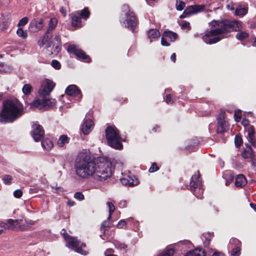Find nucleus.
<instances>
[{
  "label": "nucleus",
  "mask_w": 256,
  "mask_h": 256,
  "mask_svg": "<svg viewBox=\"0 0 256 256\" xmlns=\"http://www.w3.org/2000/svg\"><path fill=\"white\" fill-rule=\"evenodd\" d=\"M248 120H243L242 122V124L244 125V126H246L248 124Z\"/></svg>",
  "instance_id": "59"
},
{
  "label": "nucleus",
  "mask_w": 256,
  "mask_h": 256,
  "mask_svg": "<svg viewBox=\"0 0 256 256\" xmlns=\"http://www.w3.org/2000/svg\"><path fill=\"white\" fill-rule=\"evenodd\" d=\"M62 230L64 231V232L62 233L64 238L67 240L68 246L74 250L78 253L86 255V252L82 250L83 247H86V244L82 243L76 238L68 236L64 230Z\"/></svg>",
  "instance_id": "8"
},
{
  "label": "nucleus",
  "mask_w": 256,
  "mask_h": 256,
  "mask_svg": "<svg viewBox=\"0 0 256 256\" xmlns=\"http://www.w3.org/2000/svg\"><path fill=\"white\" fill-rule=\"evenodd\" d=\"M199 178V174L192 176L190 186V190L198 198H201L202 197L204 190Z\"/></svg>",
  "instance_id": "10"
},
{
  "label": "nucleus",
  "mask_w": 256,
  "mask_h": 256,
  "mask_svg": "<svg viewBox=\"0 0 256 256\" xmlns=\"http://www.w3.org/2000/svg\"><path fill=\"white\" fill-rule=\"evenodd\" d=\"M211 24L216 28L208 31L202 36L203 40L208 44H215L228 36L232 31L239 32L242 29V22L236 20H213Z\"/></svg>",
  "instance_id": "1"
},
{
  "label": "nucleus",
  "mask_w": 256,
  "mask_h": 256,
  "mask_svg": "<svg viewBox=\"0 0 256 256\" xmlns=\"http://www.w3.org/2000/svg\"><path fill=\"white\" fill-rule=\"evenodd\" d=\"M69 142V138L66 135L61 136L57 142L58 145L60 147H62L66 144Z\"/></svg>",
  "instance_id": "32"
},
{
  "label": "nucleus",
  "mask_w": 256,
  "mask_h": 256,
  "mask_svg": "<svg viewBox=\"0 0 256 256\" xmlns=\"http://www.w3.org/2000/svg\"><path fill=\"white\" fill-rule=\"evenodd\" d=\"M68 52L74 54L78 58H82L86 62L90 61L89 56L86 55L82 50L80 49L76 45H70L68 48Z\"/></svg>",
  "instance_id": "12"
},
{
  "label": "nucleus",
  "mask_w": 256,
  "mask_h": 256,
  "mask_svg": "<svg viewBox=\"0 0 256 256\" xmlns=\"http://www.w3.org/2000/svg\"><path fill=\"white\" fill-rule=\"evenodd\" d=\"M162 36L167 39L169 40L170 42H174L178 37V34L170 30H166L164 32Z\"/></svg>",
  "instance_id": "26"
},
{
  "label": "nucleus",
  "mask_w": 256,
  "mask_h": 256,
  "mask_svg": "<svg viewBox=\"0 0 256 256\" xmlns=\"http://www.w3.org/2000/svg\"><path fill=\"white\" fill-rule=\"evenodd\" d=\"M74 198L79 200H84V196L82 192H76L74 195Z\"/></svg>",
  "instance_id": "47"
},
{
  "label": "nucleus",
  "mask_w": 256,
  "mask_h": 256,
  "mask_svg": "<svg viewBox=\"0 0 256 256\" xmlns=\"http://www.w3.org/2000/svg\"><path fill=\"white\" fill-rule=\"evenodd\" d=\"M52 53L58 54L60 50V44H52Z\"/></svg>",
  "instance_id": "41"
},
{
  "label": "nucleus",
  "mask_w": 256,
  "mask_h": 256,
  "mask_svg": "<svg viewBox=\"0 0 256 256\" xmlns=\"http://www.w3.org/2000/svg\"><path fill=\"white\" fill-rule=\"evenodd\" d=\"M166 101L168 104H172L174 102V100L170 94H168L166 96Z\"/></svg>",
  "instance_id": "53"
},
{
  "label": "nucleus",
  "mask_w": 256,
  "mask_h": 256,
  "mask_svg": "<svg viewBox=\"0 0 256 256\" xmlns=\"http://www.w3.org/2000/svg\"><path fill=\"white\" fill-rule=\"evenodd\" d=\"M120 248H121L124 249V248H126V246L125 244H121L120 245Z\"/></svg>",
  "instance_id": "63"
},
{
  "label": "nucleus",
  "mask_w": 256,
  "mask_h": 256,
  "mask_svg": "<svg viewBox=\"0 0 256 256\" xmlns=\"http://www.w3.org/2000/svg\"><path fill=\"white\" fill-rule=\"evenodd\" d=\"M74 202H70V201H69V202H68V205L70 206H74Z\"/></svg>",
  "instance_id": "64"
},
{
  "label": "nucleus",
  "mask_w": 256,
  "mask_h": 256,
  "mask_svg": "<svg viewBox=\"0 0 256 256\" xmlns=\"http://www.w3.org/2000/svg\"><path fill=\"white\" fill-rule=\"evenodd\" d=\"M204 8V5H194L188 6L180 18H185L192 14H196L203 11Z\"/></svg>",
  "instance_id": "13"
},
{
  "label": "nucleus",
  "mask_w": 256,
  "mask_h": 256,
  "mask_svg": "<svg viewBox=\"0 0 256 256\" xmlns=\"http://www.w3.org/2000/svg\"><path fill=\"white\" fill-rule=\"evenodd\" d=\"M120 180L123 185L128 186H136L138 184V181L136 178L128 175L124 176L122 178H120Z\"/></svg>",
  "instance_id": "17"
},
{
  "label": "nucleus",
  "mask_w": 256,
  "mask_h": 256,
  "mask_svg": "<svg viewBox=\"0 0 256 256\" xmlns=\"http://www.w3.org/2000/svg\"><path fill=\"white\" fill-rule=\"evenodd\" d=\"M41 144L42 146L48 150H50L51 148L53 146L52 142L48 138H46L44 140H42L41 142Z\"/></svg>",
  "instance_id": "30"
},
{
  "label": "nucleus",
  "mask_w": 256,
  "mask_h": 256,
  "mask_svg": "<svg viewBox=\"0 0 256 256\" xmlns=\"http://www.w3.org/2000/svg\"><path fill=\"white\" fill-rule=\"evenodd\" d=\"M229 246L232 248L231 256H239L240 254V242L236 238L230 240Z\"/></svg>",
  "instance_id": "16"
},
{
  "label": "nucleus",
  "mask_w": 256,
  "mask_h": 256,
  "mask_svg": "<svg viewBox=\"0 0 256 256\" xmlns=\"http://www.w3.org/2000/svg\"><path fill=\"white\" fill-rule=\"evenodd\" d=\"M66 93L68 96H78V100L82 98L81 92L76 85H70L68 86L66 90Z\"/></svg>",
  "instance_id": "18"
},
{
  "label": "nucleus",
  "mask_w": 256,
  "mask_h": 256,
  "mask_svg": "<svg viewBox=\"0 0 256 256\" xmlns=\"http://www.w3.org/2000/svg\"><path fill=\"white\" fill-rule=\"evenodd\" d=\"M248 12V9L246 8L239 6L236 10L235 14L236 16H243Z\"/></svg>",
  "instance_id": "34"
},
{
  "label": "nucleus",
  "mask_w": 256,
  "mask_h": 256,
  "mask_svg": "<svg viewBox=\"0 0 256 256\" xmlns=\"http://www.w3.org/2000/svg\"><path fill=\"white\" fill-rule=\"evenodd\" d=\"M28 22V18L27 17H24L18 22V26L20 28L25 26Z\"/></svg>",
  "instance_id": "43"
},
{
  "label": "nucleus",
  "mask_w": 256,
  "mask_h": 256,
  "mask_svg": "<svg viewBox=\"0 0 256 256\" xmlns=\"http://www.w3.org/2000/svg\"><path fill=\"white\" fill-rule=\"evenodd\" d=\"M202 240H204V239H205L204 242V245L205 246H208L211 240V236L210 234H204L202 236Z\"/></svg>",
  "instance_id": "38"
},
{
  "label": "nucleus",
  "mask_w": 256,
  "mask_h": 256,
  "mask_svg": "<svg viewBox=\"0 0 256 256\" xmlns=\"http://www.w3.org/2000/svg\"><path fill=\"white\" fill-rule=\"evenodd\" d=\"M184 256H206L204 250L202 249L196 248L192 251L187 252Z\"/></svg>",
  "instance_id": "28"
},
{
  "label": "nucleus",
  "mask_w": 256,
  "mask_h": 256,
  "mask_svg": "<svg viewBox=\"0 0 256 256\" xmlns=\"http://www.w3.org/2000/svg\"><path fill=\"white\" fill-rule=\"evenodd\" d=\"M181 26L182 28H188V30H190V23L186 21H184L182 22Z\"/></svg>",
  "instance_id": "54"
},
{
  "label": "nucleus",
  "mask_w": 256,
  "mask_h": 256,
  "mask_svg": "<svg viewBox=\"0 0 256 256\" xmlns=\"http://www.w3.org/2000/svg\"><path fill=\"white\" fill-rule=\"evenodd\" d=\"M2 22L0 24V29L2 32H4L10 24V18L9 14L2 15Z\"/></svg>",
  "instance_id": "24"
},
{
  "label": "nucleus",
  "mask_w": 256,
  "mask_h": 256,
  "mask_svg": "<svg viewBox=\"0 0 256 256\" xmlns=\"http://www.w3.org/2000/svg\"><path fill=\"white\" fill-rule=\"evenodd\" d=\"M74 169L78 176L86 178L94 176V162L90 154L87 153L78 154L74 162Z\"/></svg>",
  "instance_id": "2"
},
{
  "label": "nucleus",
  "mask_w": 256,
  "mask_h": 256,
  "mask_svg": "<svg viewBox=\"0 0 256 256\" xmlns=\"http://www.w3.org/2000/svg\"><path fill=\"white\" fill-rule=\"evenodd\" d=\"M242 142V138H241V137L239 136H236L235 137V140H234L236 146V147H240L241 146Z\"/></svg>",
  "instance_id": "45"
},
{
  "label": "nucleus",
  "mask_w": 256,
  "mask_h": 256,
  "mask_svg": "<svg viewBox=\"0 0 256 256\" xmlns=\"http://www.w3.org/2000/svg\"><path fill=\"white\" fill-rule=\"evenodd\" d=\"M166 38L164 36L162 35V39H161V44L163 46H169L170 44L166 41Z\"/></svg>",
  "instance_id": "52"
},
{
  "label": "nucleus",
  "mask_w": 256,
  "mask_h": 256,
  "mask_svg": "<svg viewBox=\"0 0 256 256\" xmlns=\"http://www.w3.org/2000/svg\"><path fill=\"white\" fill-rule=\"evenodd\" d=\"M245 146L246 147L244 149V151L242 154V156L244 158H254V152L252 150V147L248 144H245Z\"/></svg>",
  "instance_id": "21"
},
{
  "label": "nucleus",
  "mask_w": 256,
  "mask_h": 256,
  "mask_svg": "<svg viewBox=\"0 0 256 256\" xmlns=\"http://www.w3.org/2000/svg\"><path fill=\"white\" fill-rule=\"evenodd\" d=\"M174 250L172 248L166 249L160 256H173Z\"/></svg>",
  "instance_id": "40"
},
{
  "label": "nucleus",
  "mask_w": 256,
  "mask_h": 256,
  "mask_svg": "<svg viewBox=\"0 0 256 256\" xmlns=\"http://www.w3.org/2000/svg\"><path fill=\"white\" fill-rule=\"evenodd\" d=\"M126 224H127L126 221L125 220H122L118 222L116 226L118 228H126Z\"/></svg>",
  "instance_id": "44"
},
{
  "label": "nucleus",
  "mask_w": 256,
  "mask_h": 256,
  "mask_svg": "<svg viewBox=\"0 0 256 256\" xmlns=\"http://www.w3.org/2000/svg\"><path fill=\"white\" fill-rule=\"evenodd\" d=\"M76 12L84 20L88 18L90 15V12L88 8H84L82 10H78Z\"/></svg>",
  "instance_id": "33"
},
{
  "label": "nucleus",
  "mask_w": 256,
  "mask_h": 256,
  "mask_svg": "<svg viewBox=\"0 0 256 256\" xmlns=\"http://www.w3.org/2000/svg\"><path fill=\"white\" fill-rule=\"evenodd\" d=\"M60 10L61 13L64 15V16H66V11L65 8H64V7H61Z\"/></svg>",
  "instance_id": "57"
},
{
  "label": "nucleus",
  "mask_w": 256,
  "mask_h": 256,
  "mask_svg": "<svg viewBox=\"0 0 256 256\" xmlns=\"http://www.w3.org/2000/svg\"><path fill=\"white\" fill-rule=\"evenodd\" d=\"M2 180L6 184H12V177L10 175L6 174L3 176Z\"/></svg>",
  "instance_id": "42"
},
{
  "label": "nucleus",
  "mask_w": 256,
  "mask_h": 256,
  "mask_svg": "<svg viewBox=\"0 0 256 256\" xmlns=\"http://www.w3.org/2000/svg\"><path fill=\"white\" fill-rule=\"evenodd\" d=\"M105 132L108 144L112 148L116 150L122 149V144L120 142V136L116 128L109 126L106 129Z\"/></svg>",
  "instance_id": "6"
},
{
  "label": "nucleus",
  "mask_w": 256,
  "mask_h": 256,
  "mask_svg": "<svg viewBox=\"0 0 256 256\" xmlns=\"http://www.w3.org/2000/svg\"><path fill=\"white\" fill-rule=\"evenodd\" d=\"M32 90V86L29 84H24L22 89L23 93L26 96L30 95L31 94Z\"/></svg>",
  "instance_id": "36"
},
{
  "label": "nucleus",
  "mask_w": 256,
  "mask_h": 256,
  "mask_svg": "<svg viewBox=\"0 0 256 256\" xmlns=\"http://www.w3.org/2000/svg\"><path fill=\"white\" fill-rule=\"evenodd\" d=\"M112 163L107 159L100 158L94 162V178L98 181H104L112 176Z\"/></svg>",
  "instance_id": "5"
},
{
  "label": "nucleus",
  "mask_w": 256,
  "mask_h": 256,
  "mask_svg": "<svg viewBox=\"0 0 256 256\" xmlns=\"http://www.w3.org/2000/svg\"><path fill=\"white\" fill-rule=\"evenodd\" d=\"M160 36V32L157 29L152 28L148 32V37L150 39L158 38Z\"/></svg>",
  "instance_id": "29"
},
{
  "label": "nucleus",
  "mask_w": 256,
  "mask_h": 256,
  "mask_svg": "<svg viewBox=\"0 0 256 256\" xmlns=\"http://www.w3.org/2000/svg\"><path fill=\"white\" fill-rule=\"evenodd\" d=\"M251 207L254 209V210H256V204H254L252 203H251L250 204Z\"/></svg>",
  "instance_id": "62"
},
{
  "label": "nucleus",
  "mask_w": 256,
  "mask_h": 256,
  "mask_svg": "<svg viewBox=\"0 0 256 256\" xmlns=\"http://www.w3.org/2000/svg\"><path fill=\"white\" fill-rule=\"evenodd\" d=\"M8 220L7 223H4V222H0V226L2 228H8Z\"/></svg>",
  "instance_id": "56"
},
{
  "label": "nucleus",
  "mask_w": 256,
  "mask_h": 256,
  "mask_svg": "<svg viewBox=\"0 0 256 256\" xmlns=\"http://www.w3.org/2000/svg\"><path fill=\"white\" fill-rule=\"evenodd\" d=\"M122 10L126 12L124 24L126 27L134 32L137 24V19L134 14L129 10L128 6L127 4L123 5Z\"/></svg>",
  "instance_id": "9"
},
{
  "label": "nucleus",
  "mask_w": 256,
  "mask_h": 256,
  "mask_svg": "<svg viewBox=\"0 0 256 256\" xmlns=\"http://www.w3.org/2000/svg\"><path fill=\"white\" fill-rule=\"evenodd\" d=\"M171 60L174 62H175L176 60V54L175 53H173L170 56Z\"/></svg>",
  "instance_id": "58"
},
{
  "label": "nucleus",
  "mask_w": 256,
  "mask_h": 256,
  "mask_svg": "<svg viewBox=\"0 0 256 256\" xmlns=\"http://www.w3.org/2000/svg\"><path fill=\"white\" fill-rule=\"evenodd\" d=\"M226 112L223 110H220L217 116V129L218 133H222L226 130L228 124L225 119Z\"/></svg>",
  "instance_id": "11"
},
{
  "label": "nucleus",
  "mask_w": 256,
  "mask_h": 256,
  "mask_svg": "<svg viewBox=\"0 0 256 256\" xmlns=\"http://www.w3.org/2000/svg\"><path fill=\"white\" fill-rule=\"evenodd\" d=\"M55 86V84L52 80L46 79L44 80L38 90V98L33 102V106L42 108L46 109L55 104V99L50 98V94Z\"/></svg>",
  "instance_id": "3"
},
{
  "label": "nucleus",
  "mask_w": 256,
  "mask_h": 256,
  "mask_svg": "<svg viewBox=\"0 0 256 256\" xmlns=\"http://www.w3.org/2000/svg\"><path fill=\"white\" fill-rule=\"evenodd\" d=\"M58 24V20L56 18H52L49 22L48 26L46 33L48 34H52L51 32L55 28Z\"/></svg>",
  "instance_id": "27"
},
{
  "label": "nucleus",
  "mask_w": 256,
  "mask_h": 256,
  "mask_svg": "<svg viewBox=\"0 0 256 256\" xmlns=\"http://www.w3.org/2000/svg\"><path fill=\"white\" fill-rule=\"evenodd\" d=\"M52 66L56 70H59L61 67V65L60 62L55 60H52Z\"/></svg>",
  "instance_id": "46"
},
{
  "label": "nucleus",
  "mask_w": 256,
  "mask_h": 256,
  "mask_svg": "<svg viewBox=\"0 0 256 256\" xmlns=\"http://www.w3.org/2000/svg\"><path fill=\"white\" fill-rule=\"evenodd\" d=\"M44 134V130L42 126L36 124L32 125L31 135L36 142L40 140Z\"/></svg>",
  "instance_id": "14"
},
{
  "label": "nucleus",
  "mask_w": 256,
  "mask_h": 256,
  "mask_svg": "<svg viewBox=\"0 0 256 256\" xmlns=\"http://www.w3.org/2000/svg\"><path fill=\"white\" fill-rule=\"evenodd\" d=\"M226 8L228 10H233L234 9V8L233 7L232 4H228L226 6Z\"/></svg>",
  "instance_id": "60"
},
{
  "label": "nucleus",
  "mask_w": 256,
  "mask_h": 256,
  "mask_svg": "<svg viewBox=\"0 0 256 256\" xmlns=\"http://www.w3.org/2000/svg\"><path fill=\"white\" fill-rule=\"evenodd\" d=\"M5 72V70H4V66L3 64H2V63L0 64V72Z\"/></svg>",
  "instance_id": "61"
},
{
  "label": "nucleus",
  "mask_w": 256,
  "mask_h": 256,
  "mask_svg": "<svg viewBox=\"0 0 256 256\" xmlns=\"http://www.w3.org/2000/svg\"><path fill=\"white\" fill-rule=\"evenodd\" d=\"M18 36L23 39H25L28 37L27 32L23 30L21 28H19L16 31Z\"/></svg>",
  "instance_id": "39"
},
{
  "label": "nucleus",
  "mask_w": 256,
  "mask_h": 256,
  "mask_svg": "<svg viewBox=\"0 0 256 256\" xmlns=\"http://www.w3.org/2000/svg\"><path fill=\"white\" fill-rule=\"evenodd\" d=\"M158 170V168L156 163H153L149 169L150 172H154Z\"/></svg>",
  "instance_id": "50"
},
{
  "label": "nucleus",
  "mask_w": 256,
  "mask_h": 256,
  "mask_svg": "<svg viewBox=\"0 0 256 256\" xmlns=\"http://www.w3.org/2000/svg\"><path fill=\"white\" fill-rule=\"evenodd\" d=\"M185 6V3L182 1L180 2L178 4H176V9L178 10H182Z\"/></svg>",
  "instance_id": "48"
},
{
  "label": "nucleus",
  "mask_w": 256,
  "mask_h": 256,
  "mask_svg": "<svg viewBox=\"0 0 256 256\" xmlns=\"http://www.w3.org/2000/svg\"><path fill=\"white\" fill-rule=\"evenodd\" d=\"M22 115L20 102L17 100L4 102L3 108L0 113V122H12Z\"/></svg>",
  "instance_id": "4"
},
{
  "label": "nucleus",
  "mask_w": 256,
  "mask_h": 256,
  "mask_svg": "<svg viewBox=\"0 0 256 256\" xmlns=\"http://www.w3.org/2000/svg\"><path fill=\"white\" fill-rule=\"evenodd\" d=\"M234 117L236 121V122H239L240 120V116L239 114L235 112L234 114Z\"/></svg>",
  "instance_id": "55"
},
{
  "label": "nucleus",
  "mask_w": 256,
  "mask_h": 256,
  "mask_svg": "<svg viewBox=\"0 0 256 256\" xmlns=\"http://www.w3.org/2000/svg\"><path fill=\"white\" fill-rule=\"evenodd\" d=\"M60 38L58 36H56L54 40L52 41V44H60Z\"/></svg>",
  "instance_id": "51"
},
{
  "label": "nucleus",
  "mask_w": 256,
  "mask_h": 256,
  "mask_svg": "<svg viewBox=\"0 0 256 256\" xmlns=\"http://www.w3.org/2000/svg\"><path fill=\"white\" fill-rule=\"evenodd\" d=\"M22 194V192L20 190H16L14 192V196L16 198H20Z\"/></svg>",
  "instance_id": "49"
},
{
  "label": "nucleus",
  "mask_w": 256,
  "mask_h": 256,
  "mask_svg": "<svg viewBox=\"0 0 256 256\" xmlns=\"http://www.w3.org/2000/svg\"><path fill=\"white\" fill-rule=\"evenodd\" d=\"M248 140L250 144L256 147V138L255 137V131L254 126H250L248 129Z\"/></svg>",
  "instance_id": "20"
},
{
  "label": "nucleus",
  "mask_w": 256,
  "mask_h": 256,
  "mask_svg": "<svg viewBox=\"0 0 256 256\" xmlns=\"http://www.w3.org/2000/svg\"><path fill=\"white\" fill-rule=\"evenodd\" d=\"M112 226V222H110V220H108L107 218V220L104 221L102 223L100 228V230L104 234H105L106 229L108 228H110Z\"/></svg>",
  "instance_id": "31"
},
{
  "label": "nucleus",
  "mask_w": 256,
  "mask_h": 256,
  "mask_svg": "<svg viewBox=\"0 0 256 256\" xmlns=\"http://www.w3.org/2000/svg\"><path fill=\"white\" fill-rule=\"evenodd\" d=\"M249 36V34L245 32H240L236 34V38L237 40H243L244 39L248 38Z\"/></svg>",
  "instance_id": "35"
},
{
  "label": "nucleus",
  "mask_w": 256,
  "mask_h": 256,
  "mask_svg": "<svg viewBox=\"0 0 256 256\" xmlns=\"http://www.w3.org/2000/svg\"><path fill=\"white\" fill-rule=\"evenodd\" d=\"M247 183L246 180L243 174H239L236 179L235 185L236 187L242 188Z\"/></svg>",
  "instance_id": "25"
},
{
  "label": "nucleus",
  "mask_w": 256,
  "mask_h": 256,
  "mask_svg": "<svg viewBox=\"0 0 256 256\" xmlns=\"http://www.w3.org/2000/svg\"><path fill=\"white\" fill-rule=\"evenodd\" d=\"M43 27V20L41 18H34L30 21L29 24L28 28L30 32H36L41 30Z\"/></svg>",
  "instance_id": "15"
},
{
  "label": "nucleus",
  "mask_w": 256,
  "mask_h": 256,
  "mask_svg": "<svg viewBox=\"0 0 256 256\" xmlns=\"http://www.w3.org/2000/svg\"><path fill=\"white\" fill-rule=\"evenodd\" d=\"M72 18V26L74 27H80L82 26V18L76 12L70 14Z\"/></svg>",
  "instance_id": "22"
},
{
  "label": "nucleus",
  "mask_w": 256,
  "mask_h": 256,
  "mask_svg": "<svg viewBox=\"0 0 256 256\" xmlns=\"http://www.w3.org/2000/svg\"><path fill=\"white\" fill-rule=\"evenodd\" d=\"M106 205L108 207V213H109L108 219V220H110V219L112 218V213L115 210V206L113 204H112L111 202H106Z\"/></svg>",
  "instance_id": "37"
},
{
  "label": "nucleus",
  "mask_w": 256,
  "mask_h": 256,
  "mask_svg": "<svg viewBox=\"0 0 256 256\" xmlns=\"http://www.w3.org/2000/svg\"><path fill=\"white\" fill-rule=\"evenodd\" d=\"M52 37V34H48L45 33L44 36L38 41V46L41 48L46 44V47L47 48H50L52 46L51 44H49L48 42L51 39Z\"/></svg>",
  "instance_id": "23"
},
{
  "label": "nucleus",
  "mask_w": 256,
  "mask_h": 256,
  "mask_svg": "<svg viewBox=\"0 0 256 256\" xmlns=\"http://www.w3.org/2000/svg\"><path fill=\"white\" fill-rule=\"evenodd\" d=\"M34 224V222L31 220L9 219L8 228L12 230L23 231L28 230Z\"/></svg>",
  "instance_id": "7"
},
{
  "label": "nucleus",
  "mask_w": 256,
  "mask_h": 256,
  "mask_svg": "<svg viewBox=\"0 0 256 256\" xmlns=\"http://www.w3.org/2000/svg\"><path fill=\"white\" fill-rule=\"evenodd\" d=\"M94 124V122L90 119L85 120L81 128V130L83 134H88L91 132Z\"/></svg>",
  "instance_id": "19"
}]
</instances>
